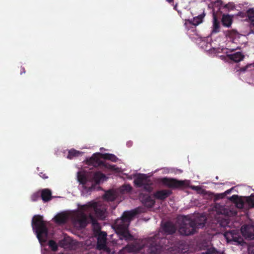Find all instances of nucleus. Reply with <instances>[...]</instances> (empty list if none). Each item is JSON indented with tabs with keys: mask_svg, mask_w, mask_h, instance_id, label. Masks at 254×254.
<instances>
[{
	"mask_svg": "<svg viewBox=\"0 0 254 254\" xmlns=\"http://www.w3.org/2000/svg\"><path fill=\"white\" fill-rule=\"evenodd\" d=\"M136 210L125 211L121 218L117 219L114 222L113 227L116 230L117 234L119 235L120 239L125 240L127 241L133 240V236L129 232L128 227L130 221L136 216Z\"/></svg>",
	"mask_w": 254,
	"mask_h": 254,
	"instance_id": "1",
	"label": "nucleus"
},
{
	"mask_svg": "<svg viewBox=\"0 0 254 254\" xmlns=\"http://www.w3.org/2000/svg\"><path fill=\"white\" fill-rule=\"evenodd\" d=\"M178 231L181 235L189 236L194 234L198 228H203L205 226L206 218L204 215L196 217L192 219L188 216H182Z\"/></svg>",
	"mask_w": 254,
	"mask_h": 254,
	"instance_id": "2",
	"label": "nucleus"
},
{
	"mask_svg": "<svg viewBox=\"0 0 254 254\" xmlns=\"http://www.w3.org/2000/svg\"><path fill=\"white\" fill-rule=\"evenodd\" d=\"M31 225L39 242H46L48 239V230L43 216L39 215L34 216Z\"/></svg>",
	"mask_w": 254,
	"mask_h": 254,
	"instance_id": "3",
	"label": "nucleus"
},
{
	"mask_svg": "<svg viewBox=\"0 0 254 254\" xmlns=\"http://www.w3.org/2000/svg\"><path fill=\"white\" fill-rule=\"evenodd\" d=\"M167 240L164 238H159L155 236L151 238L149 242L147 252L149 254H159L164 249Z\"/></svg>",
	"mask_w": 254,
	"mask_h": 254,
	"instance_id": "4",
	"label": "nucleus"
},
{
	"mask_svg": "<svg viewBox=\"0 0 254 254\" xmlns=\"http://www.w3.org/2000/svg\"><path fill=\"white\" fill-rule=\"evenodd\" d=\"M83 207L85 211L94 212L96 217L101 220H105L107 217V208L98 202H89Z\"/></svg>",
	"mask_w": 254,
	"mask_h": 254,
	"instance_id": "5",
	"label": "nucleus"
},
{
	"mask_svg": "<svg viewBox=\"0 0 254 254\" xmlns=\"http://www.w3.org/2000/svg\"><path fill=\"white\" fill-rule=\"evenodd\" d=\"M101 153H95L92 155L89 159H86V164L94 167L103 166L105 168L114 170L115 166L107 163L105 161L101 160L99 158Z\"/></svg>",
	"mask_w": 254,
	"mask_h": 254,
	"instance_id": "6",
	"label": "nucleus"
},
{
	"mask_svg": "<svg viewBox=\"0 0 254 254\" xmlns=\"http://www.w3.org/2000/svg\"><path fill=\"white\" fill-rule=\"evenodd\" d=\"M160 183L170 189H183L185 187L184 181H179L176 179L163 178L160 179Z\"/></svg>",
	"mask_w": 254,
	"mask_h": 254,
	"instance_id": "7",
	"label": "nucleus"
},
{
	"mask_svg": "<svg viewBox=\"0 0 254 254\" xmlns=\"http://www.w3.org/2000/svg\"><path fill=\"white\" fill-rule=\"evenodd\" d=\"M97 237V249L105 252H109L110 249L107 246V233H101L95 235Z\"/></svg>",
	"mask_w": 254,
	"mask_h": 254,
	"instance_id": "8",
	"label": "nucleus"
},
{
	"mask_svg": "<svg viewBox=\"0 0 254 254\" xmlns=\"http://www.w3.org/2000/svg\"><path fill=\"white\" fill-rule=\"evenodd\" d=\"M224 237L228 242H234L240 243L242 241L239 232L237 230L228 231L224 233Z\"/></svg>",
	"mask_w": 254,
	"mask_h": 254,
	"instance_id": "9",
	"label": "nucleus"
},
{
	"mask_svg": "<svg viewBox=\"0 0 254 254\" xmlns=\"http://www.w3.org/2000/svg\"><path fill=\"white\" fill-rule=\"evenodd\" d=\"M163 232L166 235H170L174 234L177 230V228L174 223L167 221L162 226Z\"/></svg>",
	"mask_w": 254,
	"mask_h": 254,
	"instance_id": "10",
	"label": "nucleus"
},
{
	"mask_svg": "<svg viewBox=\"0 0 254 254\" xmlns=\"http://www.w3.org/2000/svg\"><path fill=\"white\" fill-rule=\"evenodd\" d=\"M172 193V190H157L153 193V196L155 198L158 200H164Z\"/></svg>",
	"mask_w": 254,
	"mask_h": 254,
	"instance_id": "11",
	"label": "nucleus"
},
{
	"mask_svg": "<svg viewBox=\"0 0 254 254\" xmlns=\"http://www.w3.org/2000/svg\"><path fill=\"white\" fill-rule=\"evenodd\" d=\"M89 219L90 223H91L92 225V229L93 233H94V235L99 234L101 233H105L104 232L101 231V226L99 225L96 218L91 214H89Z\"/></svg>",
	"mask_w": 254,
	"mask_h": 254,
	"instance_id": "12",
	"label": "nucleus"
},
{
	"mask_svg": "<svg viewBox=\"0 0 254 254\" xmlns=\"http://www.w3.org/2000/svg\"><path fill=\"white\" fill-rule=\"evenodd\" d=\"M147 178L148 177L146 174H139L137 176L136 179L134 180V184H135L137 187L141 188L143 185L146 184V181Z\"/></svg>",
	"mask_w": 254,
	"mask_h": 254,
	"instance_id": "13",
	"label": "nucleus"
},
{
	"mask_svg": "<svg viewBox=\"0 0 254 254\" xmlns=\"http://www.w3.org/2000/svg\"><path fill=\"white\" fill-rule=\"evenodd\" d=\"M246 14L250 24L249 26H250L251 33L254 34V7L248 9Z\"/></svg>",
	"mask_w": 254,
	"mask_h": 254,
	"instance_id": "14",
	"label": "nucleus"
},
{
	"mask_svg": "<svg viewBox=\"0 0 254 254\" xmlns=\"http://www.w3.org/2000/svg\"><path fill=\"white\" fill-rule=\"evenodd\" d=\"M141 199L142 203L146 207L151 208L154 205L155 200L148 194H143L141 196Z\"/></svg>",
	"mask_w": 254,
	"mask_h": 254,
	"instance_id": "15",
	"label": "nucleus"
},
{
	"mask_svg": "<svg viewBox=\"0 0 254 254\" xmlns=\"http://www.w3.org/2000/svg\"><path fill=\"white\" fill-rule=\"evenodd\" d=\"M227 56L229 60L236 63L242 61L245 58V55L241 52H237L234 54H227Z\"/></svg>",
	"mask_w": 254,
	"mask_h": 254,
	"instance_id": "16",
	"label": "nucleus"
},
{
	"mask_svg": "<svg viewBox=\"0 0 254 254\" xmlns=\"http://www.w3.org/2000/svg\"><path fill=\"white\" fill-rule=\"evenodd\" d=\"M41 197L42 200L44 202H48L51 200L52 198V192L51 190L48 189H44L40 192Z\"/></svg>",
	"mask_w": 254,
	"mask_h": 254,
	"instance_id": "17",
	"label": "nucleus"
},
{
	"mask_svg": "<svg viewBox=\"0 0 254 254\" xmlns=\"http://www.w3.org/2000/svg\"><path fill=\"white\" fill-rule=\"evenodd\" d=\"M221 22L224 27H230L233 22V17L228 14H224L222 15Z\"/></svg>",
	"mask_w": 254,
	"mask_h": 254,
	"instance_id": "18",
	"label": "nucleus"
},
{
	"mask_svg": "<svg viewBox=\"0 0 254 254\" xmlns=\"http://www.w3.org/2000/svg\"><path fill=\"white\" fill-rule=\"evenodd\" d=\"M220 22L215 12L213 13V29L212 32L218 33L219 32Z\"/></svg>",
	"mask_w": 254,
	"mask_h": 254,
	"instance_id": "19",
	"label": "nucleus"
},
{
	"mask_svg": "<svg viewBox=\"0 0 254 254\" xmlns=\"http://www.w3.org/2000/svg\"><path fill=\"white\" fill-rule=\"evenodd\" d=\"M106 178V176L104 174H102L100 172H96L94 175H93V179L94 180L96 184H99L101 181H104Z\"/></svg>",
	"mask_w": 254,
	"mask_h": 254,
	"instance_id": "20",
	"label": "nucleus"
},
{
	"mask_svg": "<svg viewBox=\"0 0 254 254\" xmlns=\"http://www.w3.org/2000/svg\"><path fill=\"white\" fill-rule=\"evenodd\" d=\"M136 251V248L133 245H127L120 251V254H125L126 253H134Z\"/></svg>",
	"mask_w": 254,
	"mask_h": 254,
	"instance_id": "21",
	"label": "nucleus"
},
{
	"mask_svg": "<svg viewBox=\"0 0 254 254\" xmlns=\"http://www.w3.org/2000/svg\"><path fill=\"white\" fill-rule=\"evenodd\" d=\"M81 228H85L88 223H90L89 216L82 215L78 220Z\"/></svg>",
	"mask_w": 254,
	"mask_h": 254,
	"instance_id": "22",
	"label": "nucleus"
},
{
	"mask_svg": "<svg viewBox=\"0 0 254 254\" xmlns=\"http://www.w3.org/2000/svg\"><path fill=\"white\" fill-rule=\"evenodd\" d=\"M101 157L102 158H103L105 160H110L113 162H116L118 160V158L113 154H101Z\"/></svg>",
	"mask_w": 254,
	"mask_h": 254,
	"instance_id": "23",
	"label": "nucleus"
},
{
	"mask_svg": "<svg viewBox=\"0 0 254 254\" xmlns=\"http://www.w3.org/2000/svg\"><path fill=\"white\" fill-rule=\"evenodd\" d=\"M204 15V14H200L198 16L194 17L192 20H189V22L193 25H198L202 22Z\"/></svg>",
	"mask_w": 254,
	"mask_h": 254,
	"instance_id": "24",
	"label": "nucleus"
},
{
	"mask_svg": "<svg viewBox=\"0 0 254 254\" xmlns=\"http://www.w3.org/2000/svg\"><path fill=\"white\" fill-rule=\"evenodd\" d=\"M77 179L80 184L85 186L87 184V179L84 173L78 172L77 173Z\"/></svg>",
	"mask_w": 254,
	"mask_h": 254,
	"instance_id": "25",
	"label": "nucleus"
},
{
	"mask_svg": "<svg viewBox=\"0 0 254 254\" xmlns=\"http://www.w3.org/2000/svg\"><path fill=\"white\" fill-rule=\"evenodd\" d=\"M116 197L115 194L111 190L107 191L104 195V199L110 201H114Z\"/></svg>",
	"mask_w": 254,
	"mask_h": 254,
	"instance_id": "26",
	"label": "nucleus"
},
{
	"mask_svg": "<svg viewBox=\"0 0 254 254\" xmlns=\"http://www.w3.org/2000/svg\"><path fill=\"white\" fill-rule=\"evenodd\" d=\"M66 216L64 214H60L55 217V220H56V222L60 224L65 223L66 221Z\"/></svg>",
	"mask_w": 254,
	"mask_h": 254,
	"instance_id": "27",
	"label": "nucleus"
},
{
	"mask_svg": "<svg viewBox=\"0 0 254 254\" xmlns=\"http://www.w3.org/2000/svg\"><path fill=\"white\" fill-rule=\"evenodd\" d=\"M249 227L248 226H243L241 229L242 233L251 239H254V234L249 233Z\"/></svg>",
	"mask_w": 254,
	"mask_h": 254,
	"instance_id": "28",
	"label": "nucleus"
},
{
	"mask_svg": "<svg viewBox=\"0 0 254 254\" xmlns=\"http://www.w3.org/2000/svg\"><path fill=\"white\" fill-rule=\"evenodd\" d=\"M252 67H254V64H248L244 66L240 67L239 69V71L242 72H245L246 71H251L252 70Z\"/></svg>",
	"mask_w": 254,
	"mask_h": 254,
	"instance_id": "29",
	"label": "nucleus"
},
{
	"mask_svg": "<svg viewBox=\"0 0 254 254\" xmlns=\"http://www.w3.org/2000/svg\"><path fill=\"white\" fill-rule=\"evenodd\" d=\"M49 247L51 248L52 251L54 252H56L58 250V246L57 243H56L54 240H51L48 242Z\"/></svg>",
	"mask_w": 254,
	"mask_h": 254,
	"instance_id": "30",
	"label": "nucleus"
},
{
	"mask_svg": "<svg viewBox=\"0 0 254 254\" xmlns=\"http://www.w3.org/2000/svg\"><path fill=\"white\" fill-rule=\"evenodd\" d=\"M80 154V152L76 151L75 149H72L68 151V158L71 159L73 157H77Z\"/></svg>",
	"mask_w": 254,
	"mask_h": 254,
	"instance_id": "31",
	"label": "nucleus"
},
{
	"mask_svg": "<svg viewBox=\"0 0 254 254\" xmlns=\"http://www.w3.org/2000/svg\"><path fill=\"white\" fill-rule=\"evenodd\" d=\"M40 197V191H36L31 195V200L32 201H36L39 200Z\"/></svg>",
	"mask_w": 254,
	"mask_h": 254,
	"instance_id": "32",
	"label": "nucleus"
},
{
	"mask_svg": "<svg viewBox=\"0 0 254 254\" xmlns=\"http://www.w3.org/2000/svg\"><path fill=\"white\" fill-rule=\"evenodd\" d=\"M254 196V195L252 194L251 196L248 197L247 198V200H246V201H247L249 206H250L252 208L254 207V198L252 197Z\"/></svg>",
	"mask_w": 254,
	"mask_h": 254,
	"instance_id": "33",
	"label": "nucleus"
},
{
	"mask_svg": "<svg viewBox=\"0 0 254 254\" xmlns=\"http://www.w3.org/2000/svg\"><path fill=\"white\" fill-rule=\"evenodd\" d=\"M201 254H220V253L217 252L215 249L212 248L208 249L207 252L205 253H202Z\"/></svg>",
	"mask_w": 254,
	"mask_h": 254,
	"instance_id": "34",
	"label": "nucleus"
},
{
	"mask_svg": "<svg viewBox=\"0 0 254 254\" xmlns=\"http://www.w3.org/2000/svg\"><path fill=\"white\" fill-rule=\"evenodd\" d=\"M229 200L233 201L234 203H237L238 201L239 200V195L234 194L229 198Z\"/></svg>",
	"mask_w": 254,
	"mask_h": 254,
	"instance_id": "35",
	"label": "nucleus"
},
{
	"mask_svg": "<svg viewBox=\"0 0 254 254\" xmlns=\"http://www.w3.org/2000/svg\"><path fill=\"white\" fill-rule=\"evenodd\" d=\"M143 189H144L145 190L147 191L150 192L152 190V187L148 184H145L143 186H142Z\"/></svg>",
	"mask_w": 254,
	"mask_h": 254,
	"instance_id": "36",
	"label": "nucleus"
},
{
	"mask_svg": "<svg viewBox=\"0 0 254 254\" xmlns=\"http://www.w3.org/2000/svg\"><path fill=\"white\" fill-rule=\"evenodd\" d=\"M225 196V193H224L216 194L215 195V199L218 200L219 199L224 198Z\"/></svg>",
	"mask_w": 254,
	"mask_h": 254,
	"instance_id": "37",
	"label": "nucleus"
},
{
	"mask_svg": "<svg viewBox=\"0 0 254 254\" xmlns=\"http://www.w3.org/2000/svg\"><path fill=\"white\" fill-rule=\"evenodd\" d=\"M39 175H40V176H41V177L43 179H47L48 178V176L47 175H46V174H45V173H44L43 172L40 173Z\"/></svg>",
	"mask_w": 254,
	"mask_h": 254,
	"instance_id": "38",
	"label": "nucleus"
},
{
	"mask_svg": "<svg viewBox=\"0 0 254 254\" xmlns=\"http://www.w3.org/2000/svg\"><path fill=\"white\" fill-rule=\"evenodd\" d=\"M215 4L222 6L223 4V2L221 0H217L215 2Z\"/></svg>",
	"mask_w": 254,
	"mask_h": 254,
	"instance_id": "39",
	"label": "nucleus"
},
{
	"mask_svg": "<svg viewBox=\"0 0 254 254\" xmlns=\"http://www.w3.org/2000/svg\"><path fill=\"white\" fill-rule=\"evenodd\" d=\"M232 190H233V188H231V189H230L229 190H228L226 191H225V192L223 193H225V196H226L228 194L230 193Z\"/></svg>",
	"mask_w": 254,
	"mask_h": 254,
	"instance_id": "40",
	"label": "nucleus"
},
{
	"mask_svg": "<svg viewBox=\"0 0 254 254\" xmlns=\"http://www.w3.org/2000/svg\"><path fill=\"white\" fill-rule=\"evenodd\" d=\"M25 70L24 67H21V74L25 73Z\"/></svg>",
	"mask_w": 254,
	"mask_h": 254,
	"instance_id": "41",
	"label": "nucleus"
},
{
	"mask_svg": "<svg viewBox=\"0 0 254 254\" xmlns=\"http://www.w3.org/2000/svg\"><path fill=\"white\" fill-rule=\"evenodd\" d=\"M231 4H226V5H225L224 7L229 8L231 7Z\"/></svg>",
	"mask_w": 254,
	"mask_h": 254,
	"instance_id": "42",
	"label": "nucleus"
},
{
	"mask_svg": "<svg viewBox=\"0 0 254 254\" xmlns=\"http://www.w3.org/2000/svg\"><path fill=\"white\" fill-rule=\"evenodd\" d=\"M174 0H166L167 1H168L169 3H171L173 2Z\"/></svg>",
	"mask_w": 254,
	"mask_h": 254,
	"instance_id": "43",
	"label": "nucleus"
},
{
	"mask_svg": "<svg viewBox=\"0 0 254 254\" xmlns=\"http://www.w3.org/2000/svg\"><path fill=\"white\" fill-rule=\"evenodd\" d=\"M221 225H222V226L225 227V225H223V224H222V222H221Z\"/></svg>",
	"mask_w": 254,
	"mask_h": 254,
	"instance_id": "44",
	"label": "nucleus"
}]
</instances>
